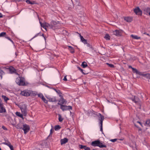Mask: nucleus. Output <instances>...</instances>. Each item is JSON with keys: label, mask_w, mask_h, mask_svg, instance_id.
Here are the masks:
<instances>
[{"label": "nucleus", "mask_w": 150, "mask_h": 150, "mask_svg": "<svg viewBox=\"0 0 150 150\" xmlns=\"http://www.w3.org/2000/svg\"><path fill=\"white\" fill-rule=\"evenodd\" d=\"M39 23L41 26L44 28L46 30H47L46 27H49L53 29L58 28V24L56 22L54 21H52L51 24L46 22L42 23L40 21Z\"/></svg>", "instance_id": "nucleus-1"}, {"label": "nucleus", "mask_w": 150, "mask_h": 150, "mask_svg": "<svg viewBox=\"0 0 150 150\" xmlns=\"http://www.w3.org/2000/svg\"><path fill=\"white\" fill-rule=\"evenodd\" d=\"M16 83L19 86L25 85V79L23 77H19L16 80Z\"/></svg>", "instance_id": "nucleus-2"}, {"label": "nucleus", "mask_w": 150, "mask_h": 150, "mask_svg": "<svg viewBox=\"0 0 150 150\" xmlns=\"http://www.w3.org/2000/svg\"><path fill=\"white\" fill-rule=\"evenodd\" d=\"M33 91L29 90H24L23 91H21V94L22 96H30L31 94H33Z\"/></svg>", "instance_id": "nucleus-3"}, {"label": "nucleus", "mask_w": 150, "mask_h": 150, "mask_svg": "<svg viewBox=\"0 0 150 150\" xmlns=\"http://www.w3.org/2000/svg\"><path fill=\"white\" fill-rule=\"evenodd\" d=\"M22 113L24 116H26L27 115V108L25 104L21 105L20 107Z\"/></svg>", "instance_id": "nucleus-4"}, {"label": "nucleus", "mask_w": 150, "mask_h": 150, "mask_svg": "<svg viewBox=\"0 0 150 150\" xmlns=\"http://www.w3.org/2000/svg\"><path fill=\"white\" fill-rule=\"evenodd\" d=\"M60 108L63 111L72 110L71 106L70 105L67 106L63 105H60Z\"/></svg>", "instance_id": "nucleus-5"}, {"label": "nucleus", "mask_w": 150, "mask_h": 150, "mask_svg": "<svg viewBox=\"0 0 150 150\" xmlns=\"http://www.w3.org/2000/svg\"><path fill=\"white\" fill-rule=\"evenodd\" d=\"M129 99L131 100L133 102L136 104H139V98L135 96H132V97L129 98Z\"/></svg>", "instance_id": "nucleus-6"}, {"label": "nucleus", "mask_w": 150, "mask_h": 150, "mask_svg": "<svg viewBox=\"0 0 150 150\" xmlns=\"http://www.w3.org/2000/svg\"><path fill=\"white\" fill-rule=\"evenodd\" d=\"M67 101L66 100L64 99L62 96L60 97V99L59 100V102L58 104L60 105H63V104H66Z\"/></svg>", "instance_id": "nucleus-7"}, {"label": "nucleus", "mask_w": 150, "mask_h": 150, "mask_svg": "<svg viewBox=\"0 0 150 150\" xmlns=\"http://www.w3.org/2000/svg\"><path fill=\"white\" fill-rule=\"evenodd\" d=\"M22 129L24 131V134H26L29 131L30 127L28 125L26 124H24Z\"/></svg>", "instance_id": "nucleus-8"}, {"label": "nucleus", "mask_w": 150, "mask_h": 150, "mask_svg": "<svg viewBox=\"0 0 150 150\" xmlns=\"http://www.w3.org/2000/svg\"><path fill=\"white\" fill-rule=\"evenodd\" d=\"M134 12L135 14L138 15H141L142 14V11L138 7H136L134 10Z\"/></svg>", "instance_id": "nucleus-9"}, {"label": "nucleus", "mask_w": 150, "mask_h": 150, "mask_svg": "<svg viewBox=\"0 0 150 150\" xmlns=\"http://www.w3.org/2000/svg\"><path fill=\"white\" fill-rule=\"evenodd\" d=\"M8 69L10 74L15 73L16 74L18 75V74L16 72V70L13 67L11 66Z\"/></svg>", "instance_id": "nucleus-10"}, {"label": "nucleus", "mask_w": 150, "mask_h": 150, "mask_svg": "<svg viewBox=\"0 0 150 150\" xmlns=\"http://www.w3.org/2000/svg\"><path fill=\"white\" fill-rule=\"evenodd\" d=\"M100 143V141L97 140L92 142L91 144V145L93 146H99V144Z\"/></svg>", "instance_id": "nucleus-11"}, {"label": "nucleus", "mask_w": 150, "mask_h": 150, "mask_svg": "<svg viewBox=\"0 0 150 150\" xmlns=\"http://www.w3.org/2000/svg\"><path fill=\"white\" fill-rule=\"evenodd\" d=\"M46 98L49 99V101L50 102H55L56 101V99L55 97H51L49 96H46Z\"/></svg>", "instance_id": "nucleus-12"}, {"label": "nucleus", "mask_w": 150, "mask_h": 150, "mask_svg": "<svg viewBox=\"0 0 150 150\" xmlns=\"http://www.w3.org/2000/svg\"><path fill=\"white\" fill-rule=\"evenodd\" d=\"M99 115L100 116V119H99L100 122H99V124L100 125V126H103V122L104 119V117L100 113H99Z\"/></svg>", "instance_id": "nucleus-13"}, {"label": "nucleus", "mask_w": 150, "mask_h": 150, "mask_svg": "<svg viewBox=\"0 0 150 150\" xmlns=\"http://www.w3.org/2000/svg\"><path fill=\"white\" fill-rule=\"evenodd\" d=\"M68 139L66 138H64V139H62L60 140V142L61 145L65 144L68 142Z\"/></svg>", "instance_id": "nucleus-14"}, {"label": "nucleus", "mask_w": 150, "mask_h": 150, "mask_svg": "<svg viewBox=\"0 0 150 150\" xmlns=\"http://www.w3.org/2000/svg\"><path fill=\"white\" fill-rule=\"evenodd\" d=\"M0 113L4 112H6V110L3 107V103L0 105Z\"/></svg>", "instance_id": "nucleus-15"}, {"label": "nucleus", "mask_w": 150, "mask_h": 150, "mask_svg": "<svg viewBox=\"0 0 150 150\" xmlns=\"http://www.w3.org/2000/svg\"><path fill=\"white\" fill-rule=\"evenodd\" d=\"M141 76L146 77L147 79H150V74L148 73L144 74L142 72V73Z\"/></svg>", "instance_id": "nucleus-16"}, {"label": "nucleus", "mask_w": 150, "mask_h": 150, "mask_svg": "<svg viewBox=\"0 0 150 150\" xmlns=\"http://www.w3.org/2000/svg\"><path fill=\"white\" fill-rule=\"evenodd\" d=\"M132 71L134 73H136L137 74L141 75L142 72H141L137 70L136 69L134 68L133 69Z\"/></svg>", "instance_id": "nucleus-17"}, {"label": "nucleus", "mask_w": 150, "mask_h": 150, "mask_svg": "<svg viewBox=\"0 0 150 150\" xmlns=\"http://www.w3.org/2000/svg\"><path fill=\"white\" fill-rule=\"evenodd\" d=\"M120 31L117 30H115L113 32V34L114 35L116 36H120Z\"/></svg>", "instance_id": "nucleus-18"}, {"label": "nucleus", "mask_w": 150, "mask_h": 150, "mask_svg": "<svg viewBox=\"0 0 150 150\" xmlns=\"http://www.w3.org/2000/svg\"><path fill=\"white\" fill-rule=\"evenodd\" d=\"M16 114L17 116L20 117L22 118L23 120L24 119V118L23 117V115L22 113L21 114L20 112H17L16 113Z\"/></svg>", "instance_id": "nucleus-19"}, {"label": "nucleus", "mask_w": 150, "mask_h": 150, "mask_svg": "<svg viewBox=\"0 0 150 150\" xmlns=\"http://www.w3.org/2000/svg\"><path fill=\"white\" fill-rule=\"evenodd\" d=\"M124 19L125 20L128 22H130L132 21V18L129 17H125Z\"/></svg>", "instance_id": "nucleus-20"}, {"label": "nucleus", "mask_w": 150, "mask_h": 150, "mask_svg": "<svg viewBox=\"0 0 150 150\" xmlns=\"http://www.w3.org/2000/svg\"><path fill=\"white\" fill-rule=\"evenodd\" d=\"M68 47H69V50L71 53H73L74 52V49L73 47L70 46H68Z\"/></svg>", "instance_id": "nucleus-21"}, {"label": "nucleus", "mask_w": 150, "mask_h": 150, "mask_svg": "<svg viewBox=\"0 0 150 150\" xmlns=\"http://www.w3.org/2000/svg\"><path fill=\"white\" fill-rule=\"evenodd\" d=\"M131 37H132L133 38L136 40H138L140 38V37H138L137 35H131Z\"/></svg>", "instance_id": "nucleus-22"}, {"label": "nucleus", "mask_w": 150, "mask_h": 150, "mask_svg": "<svg viewBox=\"0 0 150 150\" xmlns=\"http://www.w3.org/2000/svg\"><path fill=\"white\" fill-rule=\"evenodd\" d=\"M99 146L98 147L100 148H104V147H106V146L105 144H103L102 143H101L100 141V143L99 144Z\"/></svg>", "instance_id": "nucleus-23"}, {"label": "nucleus", "mask_w": 150, "mask_h": 150, "mask_svg": "<svg viewBox=\"0 0 150 150\" xmlns=\"http://www.w3.org/2000/svg\"><path fill=\"white\" fill-rule=\"evenodd\" d=\"M26 2L27 4H30L31 5L35 4V1H33L32 2H31L30 0H27L26 1Z\"/></svg>", "instance_id": "nucleus-24"}, {"label": "nucleus", "mask_w": 150, "mask_h": 150, "mask_svg": "<svg viewBox=\"0 0 150 150\" xmlns=\"http://www.w3.org/2000/svg\"><path fill=\"white\" fill-rule=\"evenodd\" d=\"M2 144L5 145H6L8 146H9L10 144H11L7 140L6 141L5 140V142L2 143Z\"/></svg>", "instance_id": "nucleus-25"}, {"label": "nucleus", "mask_w": 150, "mask_h": 150, "mask_svg": "<svg viewBox=\"0 0 150 150\" xmlns=\"http://www.w3.org/2000/svg\"><path fill=\"white\" fill-rule=\"evenodd\" d=\"M81 65L83 68H85L88 66L87 63L85 62H83Z\"/></svg>", "instance_id": "nucleus-26"}, {"label": "nucleus", "mask_w": 150, "mask_h": 150, "mask_svg": "<svg viewBox=\"0 0 150 150\" xmlns=\"http://www.w3.org/2000/svg\"><path fill=\"white\" fill-rule=\"evenodd\" d=\"M104 38L107 40H109L110 38V36L108 34H106Z\"/></svg>", "instance_id": "nucleus-27"}, {"label": "nucleus", "mask_w": 150, "mask_h": 150, "mask_svg": "<svg viewBox=\"0 0 150 150\" xmlns=\"http://www.w3.org/2000/svg\"><path fill=\"white\" fill-rule=\"evenodd\" d=\"M2 97L5 102L7 101V100H9V99L5 96L2 95Z\"/></svg>", "instance_id": "nucleus-28"}, {"label": "nucleus", "mask_w": 150, "mask_h": 150, "mask_svg": "<svg viewBox=\"0 0 150 150\" xmlns=\"http://www.w3.org/2000/svg\"><path fill=\"white\" fill-rule=\"evenodd\" d=\"M58 120L60 122H62L63 120V118L62 117L61 115L60 114H58Z\"/></svg>", "instance_id": "nucleus-29"}, {"label": "nucleus", "mask_w": 150, "mask_h": 150, "mask_svg": "<svg viewBox=\"0 0 150 150\" xmlns=\"http://www.w3.org/2000/svg\"><path fill=\"white\" fill-rule=\"evenodd\" d=\"M56 92L58 94L60 97L62 96V93L58 89Z\"/></svg>", "instance_id": "nucleus-30"}, {"label": "nucleus", "mask_w": 150, "mask_h": 150, "mask_svg": "<svg viewBox=\"0 0 150 150\" xmlns=\"http://www.w3.org/2000/svg\"><path fill=\"white\" fill-rule=\"evenodd\" d=\"M61 127L59 125H57L54 127V129L55 131H57L60 129Z\"/></svg>", "instance_id": "nucleus-31"}, {"label": "nucleus", "mask_w": 150, "mask_h": 150, "mask_svg": "<svg viewBox=\"0 0 150 150\" xmlns=\"http://www.w3.org/2000/svg\"><path fill=\"white\" fill-rule=\"evenodd\" d=\"M150 124V120H146L145 125L146 126H149Z\"/></svg>", "instance_id": "nucleus-32"}, {"label": "nucleus", "mask_w": 150, "mask_h": 150, "mask_svg": "<svg viewBox=\"0 0 150 150\" xmlns=\"http://www.w3.org/2000/svg\"><path fill=\"white\" fill-rule=\"evenodd\" d=\"M38 96L41 98V99L42 98V97H43L44 96L42 93H40L38 94H37Z\"/></svg>", "instance_id": "nucleus-33"}, {"label": "nucleus", "mask_w": 150, "mask_h": 150, "mask_svg": "<svg viewBox=\"0 0 150 150\" xmlns=\"http://www.w3.org/2000/svg\"><path fill=\"white\" fill-rule=\"evenodd\" d=\"M42 100L43 101V102L47 104L48 103V101L46 100L45 98L44 97H42Z\"/></svg>", "instance_id": "nucleus-34"}, {"label": "nucleus", "mask_w": 150, "mask_h": 150, "mask_svg": "<svg viewBox=\"0 0 150 150\" xmlns=\"http://www.w3.org/2000/svg\"><path fill=\"white\" fill-rule=\"evenodd\" d=\"M79 147L81 149H84L85 147H86V146H84L81 144H80L79 145Z\"/></svg>", "instance_id": "nucleus-35"}, {"label": "nucleus", "mask_w": 150, "mask_h": 150, "mask_svg": "<svg viewBox=\"0 0 150 150\" xmlns=\"http://www.w3.org/2000/svg\"><path fill=\"white\" fill-rule=\"evenodd\" d=\"M146 12L148 13H149V15L150 16V7L147 8L146 9Z\"/></svg>", "instance_id": "nucleus-36"}, {"label": "nucleus", "mask_w": 150, "mask_h": 150, "mask_svg": "<svg viewBox=\"0 0 150 150\" xmlns=\"http://www.w3.org/2000/svg\"><path fill=\"white\" fill-rule=\"evenodd\" d=\"M6 34L5 32H3L0 33V37H3Z\"/></svg>", "instance_id": "nucleus-37"}, {"label": "nucleus", "mask_w": 150, "mask_h": 150, "mask_svg": "<svg viewBox=\"0 0 150 150\" xmlns=\"http://www.w3.org/2000/svg\"><path fill=\"white\" fill-rule=\"evenodd\" d=\"M107 64L108 66L110 67L111 68L114 67V65L112 64H110L108 63H107Z\"/></svg>", "instance_id": "nucleus-38"}, {"label": "nucleus", "mask_w": 150, "mask_h": 150, "mask_svg": "<svg viewBox=\"0 0 150 150\" xmlns=\"http://www.w3.org/2000/svg\"><path fill=\"white\" fill-rule=\"evenodd\" d=\"M51 127H52V128L50 131V135L51 134H52L53 133L52 130L53 129V127L52 125Z\"/></svg>", "instance_id": "nucleus-39"}, {"label": "nucleus", "mask_w": 150, "mask_h": 150, "mask_svg": "<svg viewBox=\"0 0 150 150\" xmlns=\"http://www.w3.org/2000/svg\"><path fill=\"white\" fill-rule=\"evenodd\" d=\"M6 38L8 40H9L13 44H14V43L13 41L9 37H6Z\"/></svg>", "instance_id": "nucleus-40"}, {"label": "nucleus", "mask_w": 150, "mask_h": 150, "mask_svg": "<svg viewBox=\"0 0 150 150\" xmlns=\"http://www.w3.org/2000/svg\"><path fill=\"white\" fill-rule=\"evenodd\" d=\"M79 35L80 37L81 41L82 42L85 40V39L82 36H81L80 34H79Z\"/></svg>", "instance_id": "nucleus-41"}, {"label": "nucleus", "mask_w": 150, "mask_h": 150, "mask_svg": "<svg viewBox=\"0 0 150 150\" xmlns=\"http://www.w3.org/2000/svg\"><path fill=\"white\" fill-rule=\"evenodd\" d=\"M40 34V33H37L36 34L32 39L31 40H32L33 39H34V38H36V37L38 36L39 34Z\"/></svg>", "instance_id": "nucleus-42"}, {"label": "nucleus", "mask_w": 150, "mask_h": 150, "mask_svg": "<svg viewBox=\"0 0 150 150\" xmlns=\"http://www.w3.org/2000/svg\"><path fill=\"white\" fill-rule=\"evenodd\" d=\"M117 140V139H110V141L111 142H116Z\"/></svg>", "instance_id": "nucleus-43"}, {"label": "nucleus", "mask_w": 150, "mask_h": 150, "mask_svg": "<svg viewBox=\"0 0 150 150\" xmlns=\"http://www.w3.org/2000/svg\"><path fill=\"white\" fill-rule=\"evenodd\" d=\"M78 68L79 69L80 71H81V72L83 74H85L83 72V69H81V68L80 67H78Z\"/></svg>", "instance_id": "nucleus-44"}, {"label": "nucleus", "mask_w": 150, "mask_h": 150, "mask_svg": "<svg viewBox=\"0 0 150 150\" xmlns=\"http://www.w3.org/2000/svg\"><path fill=\"white\" fill-rule=\"evenodd\" d=\"M8 146L11 150H13V147L11 144H10Z\"/></svg>", "instance_id": "nucleus-45"}, {"label": "nucleus", "mask_w": 150, "mask_h": 150, "mask_svg": "<svg viewBox=\"0 0 150 150\" xmlns=\"http://www.w3.org/2000/svg\"><path fill=\"white\" fill-rule=\"evenodd\" d=\"M4 72L1 69H0V74H4Z\"/></svg>", "instance_id": "nucleus-46"}, {"label": "nucleus", "mask_w": 150, "mask_h": 150, "mask_svg": "<svg viewBox=\"0 0 150 150\" xmlns=\"http://www.w3.org/2000/svg\"><path fill=\"white\" fill-rule=\"evenodd\" d=\"M85 150H91L90 148L89 147H87L86 146V147L84 148Z\"/></svg>", "instance_id": "nucleus-47"}, {"label": "nucleus", "mask_w": 150, "mask_h": 150, "mask_svg": "<svg viewBox=\"0 0 150 150\" xmlns=\"http://www.w3.org/2000/svg\"><path fill=\"white\" fill-rule=\"evenodd\" d=\"M63 80H64L65 81H67V76H65L64 77V79H63Z\"/></svg>", "instance_id": "nucleus-48"}, {"label": "nucleus", "mask_w": 150, "mask_h": 150, "mask_svg": "<svg viewBox=\"0 0 150 150\" xmlns=\"http://www.w3.org/2000/svg\"><path fill=\"white\" fill-rule=\"evenodd\" d=\"M84 44H87V41L85 39L83 42H82Z\"/></svg>", "instance_id": "nucleus-49"}, {"label": "nucleus", "mask_w": 150, "mask_h": 150, "mask_svg": "<svg viewBox=\"0 0 150 150\" xmlns=\"http://www.w3.org/2000/svg\"><path fill=\"white\" fill-rule=\"evenodd\" d=\"M16 128L18 129H22V127H21L20 126H19L18 125H17V126L16 127Z\"/></svg>", "instance_id": "nucleus-50"}, {"label": "nucleus", "mask_w": 150, "mask_h": 150, "mask_svg": "<svg viewBox=\"0 0 150 150\" xmlns=\"http://www.w3.org/2000/svg\"><path fill=\"white\" fill-rule=\"evenodd\" d=\"M100 131L103 132V126H100Z\"/></svg>", "instance_id": "nucleus-51"}, {"label": "nucleus", "mask_w": 150, "mask_h": 150, "mask_svg": "<svg viewBox=\"0 0 150 150\" xmlns=\"http://www.w3.org/2000/svg\"><path fill=\"white\" fill-rule=\"evenodd\" d=\"M2 128L4 130H7V129L4 126H3L2 127Z\"/></svg>", "instance_id": "nucleus-52"}, {"label": "nucleus", "mask_w": 150, "mask_h": 150, "mask_svg": "<svg viewBox=\"0 0 150 150\" xmlns=\"http://www.w3.org/2000/svg\"><path fill=\"white\" fill-rule=\"evenodd\" d=\"M33 94H33V95H35V96H36V95H37L38 94L36 93H35L34 91H33Z\"/></svg>", "instance_id": "nucleus-53"}, {"label": "nucleus", "mask_w": 150, "mask_h": 150, "mask_svg": "<svg viewBox=\"0 0 150 150\" xmlns=\"http://www.w3.org/2000/svg\"><path fill=\"white\" fill-rule=\"evenodd\" d=\"M3 74H0V80H1L2 78V75Z\"/></svg>", "instance_id": "nucleus-54"}, {"label": "nucleus", "mask_w": 150, "mask_h": 150, "mask_svg": "<svg viewBox=\"0 0 150 150\" xmlns=\"http://www.w3.org/2000/svg\"><path fill=\"white\" fill-rule=\"evenodd\" d=\"M129 68L132 69V70H133V69H134V68L132 67L131 66H129Z\"/></svg>", "instance_id": "nucleus-55"}, {"label": "nucleus", "mask_w": 150, "mask_h": 150, "mask_svg": "<svg viewBox=\"0 0 150 150\" xmlns=\"http://www.w3.org/2000/svg\"><path fill=\"white\" fill-rule=\"evenodd\" d=\"M52 89L53 90H54L56 92V91H57V90H58V89H55V88H53L52 87Z\"/></svg>", "instance_id": "nucleus-56"}, {"label": "nucleus", "mask_w": 150, "mask_h": 150, "mask_svg": "<svg viewBox=\"0 0 150 150\" xmlns=\"http://www.w3.org/2000/svg\"><path fill=\"white\" fill-rule=\"evenodd\" d=\"M71 1H72V0H71ZM76 1V2L78 4H79V0H74Z\"/></svg>", "instance_id": "nucleus-57"}, {"label": "nucleus", "mask_w": 150, "mask_h": 150, "mask_svg": "<svg viewBox=\"0 0 150 150\" xmlns=\"http://www.w3.org/2000/svg\"><path fill=\"white\" fill-rule=\"evenodd\" d=\"M46 87H48L49 88H50L52 89V87H51L50 86H49L46 85Z\"/></svg>", "instance_id": "nucleus-58"}, {"label": "nucleus", "mask_w": 150, "mask_h": 150, "mask_svg": "<svg viewBox=\"0 0 150 150\" xmlns=\"http://www.w3.org/2000/svg\"><path fill=\"white\" fill-rule=\"evenodd\" d=\"M3 17V16L1 13H0V18H2Z\"/></svg>", "instance_id": "nucleus-59"}, {"label": "nucleus", "mask_w": 150, "mask_h": 150, "mask_svg": "<svg viewBox=\"0 0 150 150\" xmlns=\"http://www.w3.org/2000/svg\"><path fill=\"white\" fill-rule=\"evenodd\" d=\"M3 104V103L2 102V101L1 99H0V105H1V104ZM1 106V105H0V106Z\"/></svg>", "instance_id": "nucleus-60"}, {"label": "nucleus", "mask_w": 150, "mask_h": 150, "mask_svg": "<svg viewBox=\"0 0 150 150\" xmlns=\"http://www.w3.org/2000/svg\"><path fill=\"white\" fill-rule=\"evenodd\" d=\"M41 35V36H42L44 38V39H45V40H46L45 38V36H44V35H43V34H42V35Z\"/></svg>", "instance_id": "nucleus-61"}, {"label": "nucleus", "mask_w": 150, "mask_h": 150, "mask_svg": "<svg viewBox=\"0 0 150 150\" xmlns=\"http://www.w3.org/2000/svg\"><path fill=\"white\" fill-rule=\"evenodd\" d=\"M137 123H139V124H141V122L139 121H137Z\"/></svg>", "instance_id": "nucleus-62"}, {"label": "nucleus", "mask_w": 150, "mask_h": 150, "mask_svg": "<svg viewBox=\"0 0 150 150\" xmlns=\"http://www.w3.org/2000/svg\"><path fill=\"white\" fill-rule=\"evenodd\" d=\"M140 124V125L142 126V124L141 123V124Z\"/></svg>", "instance_id": "nucleus-63"}, {"label": "nucleus", "mask_w": 150, "mask_h": 150, "mask_svg": "<svg viewBox=\"0 0 150 150\" xmlns=\"http://www.w3.org/2000/svg\"><path fill=\"white\" fill-rule=\"evenodd\" d=\"M139 130H141V128H139Z\"/></svg>", "instance_id": "nucleus-64"}]
</instances>
